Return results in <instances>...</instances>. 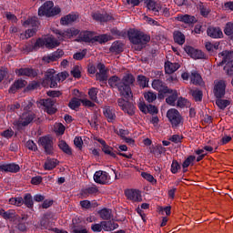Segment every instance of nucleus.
Masks as SVG:
<instances>
[{
	"instance_id": "42",
	"label": "nucleus",
	"mask_w": 233,
	"mask_h": 233,
	"mask_svg": "<svg viewBox=\"0 0 233 233\" xmlns=\"http://www.w3.org/2000/svg\"><path fill=\"white\" fill-rule=\"evenodd\" d=\"M42 46H45V39L38 38L33 46H29V52H35L39 50V48H42Z\"/></svg>"
},
{
	"instance_id": "22",
	"label": "nucleus",
	"mask_w": 233,
	"mask_h": 233,
	"mask_svg": "<svg viewBox=\"0 0 233 233\" xmlns=\"http://www.w3.org/2000/svg\"><path fill=\"white\" fill-rule=\"evenodd\" d=\"M55 223L54 221L50 220V218H48V217L44 216L41 219H40V228L41 230H51L52 232H54V228L55 227Z\"/></svg>"
},
{
	"instance_id": "34",
	"label": "nucleus",
	"mask_w": 233,
	"mask_h": 233,
	"mask_svg": "<svg viewBox=\"0 0 233 233\" xmlns=\"http://www.w3.org/2000/svg\"><path fill=\"white\" fill-rule=\"evenodd\" d=\"M58 147L60 148V150H62V152H64V154H66V156H72L73 152H72V147H70V146H68L66 144V141L65 140H60L58 142Z\"/></svg>"
},
{
	"instance_id": "17",
	"label": "nucleus",
	"mask_w": 233,
	"mask_h": 233,
	"mask_svg": "<svg viewBox=\"0 0 233 233\" xmlns=\"http://www.w3.org/2000/svg\"><path fill=\"white\" fill-rule=\"evenodd\" d=\"M96 68L97 70H99V72L96 74L97 81H100V83H104V81H108V75H106L107 70L105 64L98 63Z\"/></svg>"
},
{
	"instance_id": "64",
	"label": "nucleus",
	"mask_w": 233,
	"mask_h": 233,
	"mask_svg": "<svg viewBox=\"0 0 233 233\" xmlns=\"http://www.w3.org/2000/svg\"><path fill=\"white\" fill-rule=\"evenodd\" d=\"M91 230L93 232H96V233L102 232L103 231V224H102V222H100L98 224H92L91 225Z\"/></svg>"
},
{
	"instance_id": "39",
	"label": "nucleus",
	"mask_w": 233,
	"mask_h": 233,
	"mask_svg": "<svg viewBox=\"0 0 233 233\" xmlns=\"http://www.w3.org/2000/svg\"><path fill=\"white\" fill-rule=\"evenodd\" d=\"M177 90H174L169 96L166 98V103L170 106H176V102L177 101Z\"/></svg>"
},
{
	"instance_id": "35",
	"label": "nucleus",
	"mask_w": 233,
	"mask_h": 233,
	"mask_svg": "<svg viewBox=\"0 0 233 233\" xmlns=\"http://www.w3.org/2000/svg\"><path fill=\"white\" fill-rule=\"evenodd\" d=\"M97 192H99L97 187L92 186L82 189L81 194L84 196V198H88V196H92V194H97Z\"/></svg>"
},
{
	"instance_id": "6",
	"label": "nucleus",
	"mask_w": 233,
	"mask_h": 233,
	"mask_svg": "<svg viewBox=\"0 0 233 233\" xmlns=\"http://www.w3.org/2000/svg\"><path fill=\"white\" fill-rule=\"evenodd\" d=\"M54 34L57 35L59 41H65V39H72V37L79 35V29H76L75 27H70L66 30L55 29Z\"/></svg>"
},
{
	"instance_id": "61",
	"label": "nucleus",
	"mask_w": 233,
	"mask_h": 233,
	"mask_svg": "<svg viewBox=\"0 0 233 233\" xmlns=\"http://www.w3.org/2000/svg\"><path fill=\"white\" fill-rule=\"evenodd\" d=\"M196 160L195 156H189L187 159L184 160L182 164V168H188L190 167V164L193 163V161Z\"/></svg>"
},
{
	"instance_id": "48",
	"label": "nucleus",
	"mask_w": 233,
	"mask_h": 233,
	"mask_svg": "<svg viewBox=\"0 0 233 233\" xmlns=\"http://www.w3.org/2000/svg\"><path fill=\"white\" fill-rule=\"evenodd\" d=\"M93 34L90 31H86L81 35V41L84 43H94V36H92Z\"/></svg>"
},
{
	"instance_id": "51",
	"label": "nucleus",
	"mask_w": 233,
	"mask_h": 233,
	"mask_svg": "<svg viewBox=\"0 0 233 233\" xmlns=\"http://www.w3.org/2000/svg\"><path fill=\"white\" fill-rule=\"evenodd\" d=\"M206 49L208 50V52L212 53L215 50H218L219 49V43H214L212 44V42H207L206 45Z\"/></svg>"
},
{
	"instance_id": "36",
	"label": "nucleus",
	"mask_w": 233,
	"mask_h": 233,
	"mask_svg": "<svg viewBox=\"0 0 233 233\" xmlns=\"http://www.w3.org/2000/svg\"><path fill=\"white\" fill-rule=\"evenodd\" d=\"M123 43L119 42V41H115L110 48H109V52L115 53V54H121V52H123Z\"/></svg>"
},
{
	"instance_id": "52",
	"label": "nucleus",
	"mask_w": 233,
	"mask_h": 233,
	"mask_svg": "<svg viewBox=\"0 0 233 233\" xmlns=\"http://www.w3.org/2000/svg\"><path fill=\"white\" fill-rule=\"evenodd\" d=\"M98 90L96 87H91L88 90V96L91 99V101H94L95 103H97V94H98Z\"/></svg>"
},
{
	"instance_id": "55",
	"label": "nucleus",
	"mask_w": 233,
	"mask_h": 233,
	"mask_svg": "<svg viewBox=\"0 0 233 233\" xmlns=\"http://www.w3.org/2000/svg\"><path fill=\"white\" fill-rule=\"evenodd\" d=\"M86 56V49H83L81 52H76L73 55V59L76 61H83Z\"/></svg>"
},
{
	"instance_id": "53",
	"label": "nucleus",
	"mask_w": 233,
	"mask_h": 233,
	"mask_svg": "<svg viewBox=\"0 0 233 233\" xmlns=\"http://www.w3.org/2000/svg\"><path fill=\"white\" fill-rule=\"evenodd\" d=\"M141 176L146 181H148L149 183H152V185H156L157 183V180L154 178V176H152L150 173L142 172Z\"/></svg>"
},
{
	"instance_id": "23",
	"label": "nucleus",
	"mask_w": 233,
	"mask_h": 233,
	"mask_svg": "<svg viewBox=\"0 0 233 233\" xmlns=\"http://www.w3.org/2000/svg\"><path fill=\"white\" fill-rule=\"evenodd\" d=\"M26 86V80H23L21 78L15 80L14 84L9 87V94H15L17 90H21V88H25Z\"/></svg>"
},
{
	"instance_id": "27",
	"label": "nucleus",
	"mask_w": 233,
	"mask_h": 233,
	"mask_svg": "<svg viewBox=\"0 0 233 233\" xmlns=\"http://www.w3.org/2000/svg\"><path fill=\"white\" fill-rule=\"evenodd\" d=\"M103 230L105 232H112V230H116V228H119V224L112 221H102Z\"/></svg>"
},
{
	"instance_id": "41",
	"label": "nucleus",
	"mask_w": 233,
	"mask_h": 233,
	"mask_svg": "<svg viewBox=\"0 0 233 233\" xmlns=\"http://www.w3.org/2000/svg\"><path fill=\"white\" fill-rule=\"evenodd\" d=\"M190 81L193 85H201L203 78L197 71H193L190 76Z\"/></svg>"
},
{
	"instance_id": "13",
	"label": "nucleus",
	"mask_w": 233,
	"mask_h": 233,
	"mask_svg": "<svg viewBox=\"0 0 233 233\" xmlns=\"http://www.w3.org/2000/svg\"><path fill=\"white\" fill-rule=\"evenodd\" d=\"M145 5L149 14H154V15H159L161 14V4L154 0H145Z\"/></svg>"
},
{
	"instance_id": "8",
	"label": "nucleus",
	"mask_w": 233,
	"mask_h": 233,
	"mask_svg": "<svg viewBox=\"0 0 233 233\" xmlns=\"http://www.w3.org/2000/svg\"><path fill=\"white\" fill-rule=\"evenodd\" d=\"M35 118L34 113H24L19 120L14 122L15 127L17 130H22L23 127H28Z\"/></svg>"
},
{
	"instance_id": "40",
	"label": "nucleus",
	"mask_w": 233,
	"mask_h": 233,
	"mask_svg": "<svg viewBox=\"0 0 233 233\" xmlns=\"http://www.w3.org/2000/svg\"><path fill=\"white\" fill-rule=\"evenodd\" d=\"M174 41L177 45H185V35L181 31H175L173 34Z\"/></svg>"
},
{
	"instance_id": "33",
	"label": "nucleus",
	"mask_w": 233,
	"mask_h": 233,
	"mask_svg": "<svg viewBox=\"0 0 233 233\" xmlns=\"http://www.w3.org/2000/svg\"><path fill=\"white\" fill-rule=\"evenodd\" d=\"M177 70H179V64L177 63H171V62H167L165 64V72L166 74H174Z\"/></svg>"
},
{
	"instance_id": "44",
	"label": "nucleus",
	"mask_w": 233,
	"mask_h": 233,
	"mask_svg": "<svg viewBox=\"0 0 233 233\" xmlns=\"http://www.w3.org/2000/svg\"><path fill=\"white\" fill-rule=\"evenodd\" d=\"M122 110L128 116H134V114H136V106H134L133 104L129 101H127V105L123 107Z\"/></svg>"
},
{
	"instance_id": "1",
	"label": "nucleus",
	"mask_w": 233,
	"mask_h": 233,
	"mask_svg": "<svg viewBox=\"0 0 233 233\" xmlns=\"http://www.w3.org/2000/svg\"><path fill=\"white\" fill-rule=\"evenodd\" d=\"M127 37L135 46V50L141 52L143 48L147 46V43H150V35L137 30V29H130L127 32Z\"/></svg>"
},
{
	"instance_id": "47",
	"label": "nucleus",
	"mask_w": 233,
	"mask_h": 233,
	"mask_svg": "<svg viewBox=\"0 0 233 233\" xmlns=\"http://www.w3.org/2000/svg\"><path fill=\"white\" fill-rule=\"evenodd\" d=\"M216 105L220 110H225L227 106H230V100L217 98Z\"/></svg>"
},
{
	"instance_id": "3",
	"label": "nucleus",
	"mask_w": 233,
	"mask_h": 233,
	"mask_svg": "<svg viewBox=\"0 0 233 233\" xmlns=\"http://www.w3.org/2000/svg\"><path fill=\"white\" fill-rule=\"evenodd\" d=\"M136 82V77L132 74H126L121 78V85H122V97L125 99H130L132 96V87L134 86V83Z\"/></svg>"
},
{
	"instance_id": "20",
	"label": "nucleus",
	"mask_w": 233,
	"mask_h": 233,
	"mask_svg": "<svg viewBox=\"0 0 233 233\" xmlns=\"http://www.w3.org/2000/svg\"><path fill=\"white\" fill-rule=\"evenodd\" d=\"M63 56H65V52L58 49L48 56H43L42 61L45 63H54V61H57V59H60Z\"/></svg>"
},
{
	"instance_id": "54",
	"label": "nucleus",
	"mask_w": 233,
	"mask_h": 233,
	"mask_svg": "<svg viewBox=\"0 0 233 233\" xmlns=\"http://www.w3.org/2000/svg\"><path fill=\"white\" fill-rule=\"evenodd\" d=\"M9 205H15V207H21L23 205V198H9Z\"/></svg>"
},
{
	"instance_id": "56",
	"label": "nucleus",
	"mask_w": 233,
	"mask_h": 233,
	"mask_svg": "<svg viewBox=\"0 0 233 233\" xmlns=\"http://www.w3.org/2000/svg\"><path fill=\"white\" fill-rule=\"evenodd\" d=\"M137 81L140 86H143V88H147V86H148V78H147V76L139 75L137 76Z\"/></svg>"
},
{
	"instance_id": "62",
	"label": "nucleus",
	"mask_w": 233,
	"mask_h": 233,
	"mask_svg": "<svg viewBox=\"0 0 233 233\" xmlns=\"http://www.w3.org/2000/svg\"><path fill=\"white\" fill-rule=\"evenodd\" d=\"M56 76V71L54 69H48L45 74V79L46 81H49L50 79H54Z\"/></svg>"
},
{
	"instance_id": "16",
	"label": "nucleus",
	"mask_w": 233,
	"mask_h": 233,
	"mask_svg": "<svg viewBox=\"0 0 233 233\" xmlns=\"http://www.w3.org/2000/svg\"><path fill=\"white\" fill-rule=\"evenodd\" d=\"M185 52L190 56L192 59H205V53L199 49H196L190 46L185 47Z\"/></svg>"
},
{
	"instance_id": "58",
	"label": "nucleus",
	"mask_w": 233,
	"mask_h": 233,
	"mask_svg": "<svg viewBox=\"0 0 233 233\" xmlns=\"http://www.w3.org/2000/svg\"><path fill=\"white\" fill-rule=\"evenodd\" d=\"M224 34L226 35H232L233 36V22H228L224 28Z\"/></svg>"
},
{
	"instance_id": "4",
	"label": "nucleus",
	"mask_w": 233,
	"mask_h": 233,
	"mask_svg": "<svg viewBox=\"0 0 233 233\" xmlns=\"http://www.w3.org/2000/svg\"><path fill=\"white\" fill-rule=\"evenodd\" d=\"M218 56H221L222 61L218 64V66H224V71L227 76H233V59L231 51H222Z\"/></svg>"
},
{
	"instance_id": "63",
	"label": "nucleus",
	"mask_w": 233,
	"mask_h": 233,
	"mask_svg": "<svg viewBox=\"0 0 233 233\" xmlns=\"http://www.w3.org/2000/svg\"><path fill=\"white\" fill-rule=\"evenodd\" d=\"M50 83V88H57V82L61 81L59 75H56L54 78L48 80Z\"/></svg>"
},
{
	"instance_id": "60",
	"label": "nucleus",
	"mask_w": 233,
	"mask_h": 233,
	"mask_svg": "<svg viewBox=\"0 0 233 233\" xmlns=\"http://www.w3.org/2000/svg\"><path fill=\"white\" fill-rule=\"evenodd\" d=\"M165 85V83H163V81L159 80V79H155L152 82V88H154V90H160L163 88V86Z\"/></svg>"
},
{
	"instance_id": "25",
	"label": "nucleus",
	"mask_w": 233,
	"mask_h": 233,
	"mask_svg": "<svg viewBox=\"0 0 233 233\" xmlns=\"http://www.w3.org/2000/svg\"><path fill=\"white\" fill-rule=\"evenodd\" d=\"M16 221L18 222L16 228H18L20 232H26V221H28V215H22L21 217L18 216Z\"/></svg>"
},
{
	"instance_id": "14",
	"label": "nucleus",
	"mask_w": 233,
	"mask_h": 233,
	"mask_svg": "<svg viewBox=\"0 0 233 233\" xmlns=\"http://www.w3.org/2000/svg\"><path fill=\"white\" fill-rule=\"evenodd\" d=\"M96 141H97L98 143H100V145H102V152H104V154H106V156H109L110 157H113L114 159H116V157H117V156L116 155V150H114V147L108 146L106 144V141H105V139L96 138Z\"/></svg>"
},
{
	"instance_id": "10",
	"label": "nucleus",
	"mask_w": 233,
	"mask_h": 233,
	"mask_svg": "<svg viewBox=\"0 0 233 233\" xmlns=\"http://www.w3.org/2000/svg\"><path fill=\"white\" fill-rule=\"evenodd\" d=\"M124 194L127 199L132 201L133 203H141V201H143L141 191L137 189H126Z\"/></svg>"
},
{
	"instance_id": "5",
	"label": "nucleus",
	"mask_w": 233,
	"mask_h": 233,
	"mask_svg": "<svg viewBox=\"0 0 233 233\" xmlns=\"http://www.w3.org/2000/svg\"><path fill=\"white\" fill-rule=\"evenodd\" d=\"M167 117L172 127V128H179L183 127L184 118L181 113L176 108H170L167 112Z\"/></svg>"
},
{
	"instance_id": "45",
	"label": "nucleus",
	"mask_w": 233,
	"mask_h": 233,
	"mask_svg": "<svg viewBox=\"0 0 233 233\" xmlns=\"http://www.w3.org/2000/svg\"><path fill=\"white\" fill-rule=\"evenodd\" d=\"M80 207L85 210H90V208H96L97 204L96 202H90V200H81Z\"/></svg>"
},
{
	"instance_id": "24",
	"label": "nucleus",
	"mask_w": 233,
	"mask_h": 233,
	"mask_svg": "<svg viewBox=\"0 0 233 233\" xmlns=\"http://www.w3.org/2000/svg\"><path fill=\"white\" fill-rule=\"evenodd\" d=\"M207 34L209 37H212V39H221L223 38V31H221L220 27H208L207 29Z\"/></svg>"
},
{
	"instance_id": "49",
	"label": "nucleus",
	"mask_w": 233,
	"mask_h": 233,
	"mask_svg": "<svg viewBox=\"0 0 233 233\" xmlns=\"http://www.w3.org/2000/svg\"><path fill=\"white\" fill-rule=\"evenodd\" d=\"M144 98L147 103H154L157 99V95L152 91H147L144 94Z\"/></svg>"
},
{
	"instance_id": "19",
	"label": "nucleus",
	"mask_w": 233,
	"mask_h": 233,
	"mask_svg": "<svg viewBox=\"0 0 233 233\" xmlns=\"http://www.w3.org/2000/svg\"><path fill=\"white\" fill-rule=\"evenodd\" d=\"M94 181L98 183V185H106L108 183V173L101 170L96 171L94 174Z\"/></svg>"
},
{
	"instance_id": "29",
	"label": "nucleus",
	"mask_w": 233,
	"mask_h": 233,
	"mask_svg": "<svg viewBox=\"0 0 233 233\" xmlns=\"http://www.w3.org/2000/svg\"><path fill=\"white\" fill-rule=\"evenodd\" d=\"M103 114L107 119L108 123H114V121H116V113L114 112V109L110 108V106H106L103 109Z\"/></svg>"
},
{
	"instance_id": "9",
	"label": "nucleus",
	"mask_w": 233,
	"mask_h": 233,
	"mask_svg": "<svg viewBox=\"0 0 233 233\" xmlns=\"http://www.w3.org/2000/svg\"><path fill=\"white\" fill-rule=\"evenodd\" d=\"M15 74L18 77L25 76V77H30V79H35L39 74L38 69H34L32 67H22L15 69Z\"/></svg>"
},
{
	"instance_id": "32",
	"label": "nucleus",
	"mask_w": 233,
	"mask_h": 233,
	"mask_svg": "<svg viewBox=\"0 0 233 233\" xmlns=\"http://www.w3.org/2000/svg\"><path fill=\"white\" fill-rule=\"evenodd\" d=\"M97 214L100 216L101 219H104V221L112 219V210L110 208H104L98 210Z\"/></svg>"
},
{
	"instance_id": "46",
	"label": "nucleus",
	"mask_w": 233,
	"mask_h": 233,
	"mask_svg": "<svg viewBox=\"0 0 233 233\" xmlns=\"http://www.w3.org/2000/svg\"><path fill=\"white\" fill-rule=\"evenodd\" d=\"M68 106L71 110H77L81 106V99L77 97H73L69 103Z\"/></svg>"
},
{
	"instance_id": "30",
	"label": "nucleus",
	"mask_w": 233,
	"mask_h": 233,
	"mask_svg": "<svg viewBox=\"0 0 233 233\" xmlns=\"http://www.w3.org/2000/svg\"><path fill=\"white\" fill-rule=\"evenodd\" d=\"M93 19H95V21H99L100 23H108V21H112V15L108 14L95 13L93 15Z\"/></svg>"
},
{
	"instance_id": "28",
	"label": "nucleus",
	"mask_w": 233,
	"mask_h": 233,
	"mask_svg": "<svg viewBox=\"0 0 233 233\" xmlns=\"http://www.w3.org/2000/svg\"><path fill=\"white\" fill-rule=\"evenodd\" d=\"M46 48L52 50V48H57L61 43L57 41V39L54 37H47L44 39Z\"/></svg>"
},
{
	"instance_id": "12",
	"label": "nucleus",
	"mask_w": 233,
	"mask_h": 233,
	"mask_svg": "<svg viewBox=\"0 0 233 233\" xmlns=\"http://www.w3.org/2000/svg\"><path fill=\"white\" fill-rule=\"evenodd\" d=\"M227 90V84L223 80H219L214 86L213 93L217 99H223Z\"/></svg>"
},
{
	"instance_id": "7",
	"label": "nucleus",
	"mask_w": 233,
	"mask_h": 233,
	"mask_svg": "<svg viewBox=\"0 0 233 233\" xmlns=\"http://www.w3.org/2000/svg\"><path fill=\"white\" fill-rule=\"evenodd\" d=\"M38 145L44 148L45 154H46V156L54 155V140L51 137H41L38 139Z\"/></svg>"
},
{
	"instance_id": "2",
	"label": "nucleus",
	"mask_w": 233,
	"mask_h": 233,
	"mask_svg": "<svg viewBox=\"0 0 233 233\" xmlns=\"http://www.w3.org/2000/svg\"><path fill=\"white\" fill-rule=\"evenodd\" d=\"M61 14V9L57 6L54 7V2L46 1L38 8L39 17H54Z\"/></svg>"
},
{
	"instance_id": "31",
	"label": "nucleus",
	"mask_w": 233,
	"mask_h": 233,
	"mask_svg": "<svg viewBox=\"0 0 233 233\" xmlns=\"http://www.w3.org/2000/svg\"><path fill=\"white\" fill-rule=\"evenodd\" d=\"M59 165V160L56 158H50L47 157L45 164H44V168L45 170H54L56 167Z\"/></svg>"
},
{
	"instance_id": "38",
	"label": "nucleus",
	"mask_w": 233,
	"mask_h": 233,
	"mask_svg": "<svg viewBox=\"0 0 233 233\" xmlns=\"http://www.w3.org/2000/svg\"><path fill=\"white\" fill-rule=\"evenodd\" d=\"M23 205H25L27 208H34V198H32V194L26 193L24 196Z\"/></svg>"
},
{
	"instance_id": "37",
	"label": "nucleus",
	"mask_w": 233,
	"mask_h": 233,
	"mask_svg": "<svg viewBox=\"0 0 233 233\" xmlns=\"http://www.w3.org/2000/svg\"><path fill=\"white\" fill-rule=\"evenodd\" d=\"M198 9L199 10L202 17H208V14H210V7H208L207 4L199 3L198 5Z\"/></svg>"
},
{
	"instance_id": "15",
	"label": "nucleus",
	"mask_w": 233,
	"mask_h": 233,
	"mask_svg": "<svg viewBox=\"0 0 233 233\" xmlns=\"http://www.w3.org/2000/svg\"><path fill=\"white\" fill-rule=\"evenodd\" d=\"M107 83L110 88H117L120 96H123V86L121 84V78L117 76H112L108 78Z\"/></svg>"
},
{
	"instance_id": "21",
	"label": "nucleus",
	"mask_w": 233,
	"mask_h": 233,
	"mask_svg": "<svg viewBox=\"0 0 233 233\" xmlns=\"http://www.w3.org/2000/svg\"><path fill=\"white\" fill-rule=\"evenodd\" d=\"M0 216L6 221H15L19 218V215L15 214V210L14 209L5 210L1 208Z\"/></svg>"
},
{
	"instance_id": "11",
	"label": "nucleus",
	"mask_w": 233,
	"mask_h": 233,
	"mask_svg": "<svg viewBox=\"0 0 233 233\" xmlns=\"http://www.w3.org/2000/svg\"><path fill=\"white\" fill-rule=\"evenodd\" d=\"M21 170V167L15 163H5L0 162V172H5V174H17Z\"/></svg>"
},
{
	"instance_id": "57",
	"label": "nucleus",
	"mask_w": 233,
	"mask_h": 233,
	"mask_svg": "<svg viewBox=\"0 0 233 233\" xmlns=\"http://www.w3.org/2000/svg\"><path fill=\"white\" fill-rule=\"evenodd\" d=\"M170 170L173 174H177V172L181 170V165L179 164V162H177V160L174 159L172 161Z\"/></svg>"
},
{
	"instance_id": "18",
	"label": "nucleus",
	"mask_w": 233,
	"mask_h": 233,
	"mask_svg": "<svg viewBox=\"0 0 233 233\" xmlns=\"http://www.w3.org/2000/svg\"><path fill=\"white\" fill-rule=\"evenodd\" d=\"M177 20H178L180 23H184V25H188V26H193V25H196L198 23V18L192 15H177Z\"/></svg>"
},
{
	"instance_id": "50",
	"label": "nucleus",
	"mask_w": 233,
	"mask_h": 233,
	"mask_svg": "<svg viewBox=\"0 0 233 233\" xmlns=\"http://www.w3.org/2000/svg\"><path fill=\"white\" fill-rule=\"evenodd\" d=\"M94 43H99L100 45H103L105 43H108L110 39L106 35H96L93 37Z\"/></svg>"
},
{
	"instance_id": "43",
	"label": "nucleus",
	"mask_w": 233,
	"mask_h": 233,
	"mask_svg": "<svg viewBox=\"0 0 233 233\" xmlns=\"http://www.w3.org/2000/svg\"><path fill=\"white\" fill-rule=\"evenodd\" d=\"M38 103L41 106L45 107V110H48V108H52L56 106V102L50 98L41 99Z\"/></svg>"
},
{
	"instance_id": "26",
	"label": "nucleus",
	"mask_w": 233,
	"mask_h": 233,
	"mask_svg": "<svg viewBox=\"0 0 233 233\" xmlns=\"http://www.w3.org/2000/svg\"><path fill=\"white\" fill-rule=\"evenodd\" d=\"M75 21H77V15L74 14H68L60 19V24L63 26H68V25H72V23H75Z\"/></svg>"
},
{
	"instance_id": "59",
	"label": "nucleus",
	"mask_w": 233,
	"mask_h": 233,
	"mask_svg": "<svg viewBox=\"0 0 233 233\" xmlns=\"http://www.w3.org/2000/svg\"><path fill=\"white\" fill-rule=\"evenodd\" d=\"M192 96L196 102L203 101V91L194 90V91H192Z\"/></svg>"
}]
</instances>
